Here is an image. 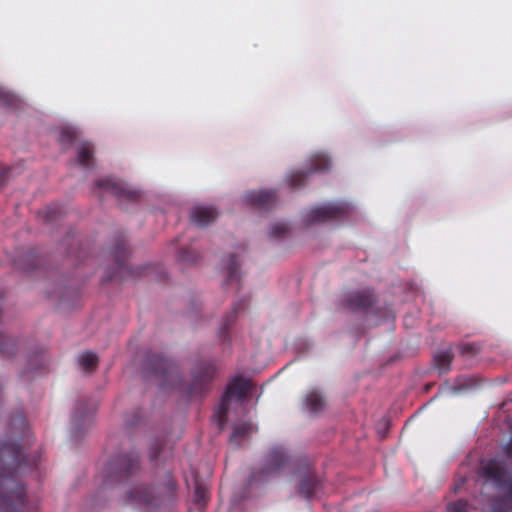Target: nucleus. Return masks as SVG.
Returning <instances> with one entry per match:
<instances>
[{"mask_svg":"<svg viewBox=\"0 0 512 512\" xmlns=\"http://www.w3.org/2000/svg\"><path fill=\"white\" fill-rule=\"evenodd\" d=\"M19 458L20 450L15 443L0 441V470H2V463L12 466L18 462ZM0 485L5 491L1 499L3 505L18 507L24 503V488L13 476H6L0 471Z\"/></svg>","mask_w":512,"mask_h":512,"instance_id":"f257e3e1","label":"nucleus"},{"mask_svg":"<svg viewBox=\"0 0 512 512\" xmlns=\"http://www.w3.org/2000/svg\"><path fill=\"white\" fill-rule=\"evenodd\" d=\"M353 204L347 201H337L315 206L306 211L303 215L305 224L336 219L352 211Z\"/></svg>","mask_w":512,"mask_h":512,"instance_id":"f03ea898","label":"nucleus"},{"mask_svg":"<svg viewBox=\"0 0 512 512\" xmlns=\"http://www.w3.org/2000/svg\"><path fill=\"white\" fill-rule=\"evenodd\" d=\"M250 390L251 384L244 378L237 377L229 383L218 409L220 422L223 421L222 418L226 415L230 404L241 402L250 393Z\"/></svg>","mask_w":512,"mask_h":512,"instance_id":"7ed1b4c3","label":"nucleus"},{"mask_svg":"<svg viewBox=\"0 0 512 512\" xmlns=\"http://www.w3.org/2000/svg\"><path fill=\"white\" fill-rule=\"evenodd\" d=\"M276 200V193L270 189H259L245 192L241 197L243 205L252 208H266Z\"/></svg>","mask_w":512,"mask_h":512,"instance_id":"20e7f679","label":"nucleus"},{"mask_svg":"<svg viewBox=\"0 0 512 512\" xmlns=\"http://www.w3.org/2000/svg\"><path fill=\"white\" fill-rule=\"evenodd\" d=\"M376 302V296L370 288H364L349 293L345 298L346 305L351 309H371Z\"/></svg>","mask_w":512,"mask_h":512,"instance_id":"39448f33","label":"nucleus"},{"mask_svg":"<svg viewBox=\"0 0 512 512\" xmlns=\"http://www.w3.org/2000/svg\"><path fill=\"white\" fill-rule=\"evenodd\" d=\"M98 186L102 189L111 192L118 197H127L134 199L139 195V192L131 185L124 181L116 180L114 178H105L98 182Z\"/></svg>","mask_w":512,"mask_h":512,"instance_id":"423d86ee","label":"nucleus"},{"mask_svg":"<svg viewBox=\"0 0 512 512\" xmlns=\"http://www.w3.org/2000/svg\"><path fill=\"white\" fill-rule=\"evenodd\" d=\"M218 216V211L213 206L196 205L192 208L190 218L197 226H206L212 223Z\"/></svg>","mask_w":512,"mask_h":512,"instance_id":"0eeeda50","label":"nucleus"},{"mask_svg":"<svg viewBox=\"0 0 512 512\" xmlns=\"http://www.w3.org/2000/svg\"><path fill=\"white\" fill-rule=\"evenodd\" d=\"M288 456L283 448L272 449L266 458L264 472L266 475L275 473L281 470L287 463Z\"/></svg>","mask_w":512,"mask_h":512,"instance_id":"6e6552de","label":"nucleus"},{"mask_svg":"<svg viewBox=\"0 0 512 512\" xmlns=\"http://www.w3.org/2000/svg\"><path fill=\"white\" fill-rule=\"evenodd\" d=\"M331 159L324 152H317L313 154L306 167V172H322L331 167Z\"/></svg>","mask_w":512,"mask_h":512,"instance_id":"1a4fd4ad","label":"nucleus"},{"mask_svg":"<svg viewBox=\"0 0 512 512\" xmlns=\"http://www.w3.org/2000/svg\"><path fill=\"white\" fill-rule=\"evenodd\" d=\"M304 404L309 412L317 413L325 407V399L320 392L312 390L305 396Z\"/></svg>","mask_w":512,"mask_h":512,"instance_id":"9d476101","label":"nucleus"},{"mask_svg":"<svg viewBox=\"0 0 512 512\" xmlns=\"http://www.w3.org/2000/svg\"><path fill=\"white\" fill-rule=\"evenodd\" d=\"M93 148L90 143H81L77 151V162L83 167H89L92 162Z\"/></svg>","mask_w":512,"mask_h":512,"instance_id":"9b49d317","label":"nucleus"},{"mask_svg":"<svg viewBox=\"0 0 512 512\" xmlns=\"http://www.w3.org/2000/svg\"><path fill=\"white\" fill-rule=\"evenodd\" d=\"M316 481L311 476H304L301 478L298 485V492L303 497H310L315 491Z\"/></svg>","mask_w":512,"mask_h":512,"instance_id":"f8f14e48","label":"nucleus"},{"mask_svg":"<svg viewBox=\"0 0 512 512\" xmlns=\"http://www.w3.org/2000/svg\"><path fill=\"white\" fill-rule=\"evenodd\" d=\"M453 355L451 351H442L435 355L434 361L436 367L440 372H446L449 370L450 364L452 362Z\"/></svg>","mask_w":512,"mask_h":512,"instance_id":"ddd939ff","label":"nucleus"},{"mask_svg":"<svg viewBox=\"0 0 512 512\" xmlns=\"http://www.w3.org/2000/svg\"><path fill=\"white\" fill-rule=\"evenodd\" d=\"M95 411V407L92 406L89 409H87V404L85 402H80L77 407L75 408V412L73 415V421L75 426L80 425V420L82 418H86L89 420V416Z\"/></svg>","mask_w":512,"mask_h":512,"instance_id":"4468645a","label":"nucleus"},{"mask_svg":"<svg viewBox=\"0 0 512 512\" xmlns=\"http://www.w3.org/2000/svg\"><path fill=\"white\" fill-rule=\"evenodd\" d=\"M79 364L82 369L89 371L97 365V355L93 352H85L78 358Z\"/></svg>","mask_w":512,"mask_h":512,"instance_id":"2eb2a0df","label":"nucleus"},{"mask_svg":"<svg viewBox=\"0 0 512 512\" xmlns=\"http://www.w3.org/2000/svg\"><path fill=\"white\" fill-rule=\"evenodd\" d=\"M214 369L215 368L211 363L203 362L195 370L194 377L197 380H207L212 376Z\"/></svg>","mask_w":512,"mask_h":512,"instance_id":"dca6fc26","label":"nucleus"},{"mask_svg":"<svg viewBox=\"0 0 512 512\" xmlns=\"http://www.w3.org/2000/svg\"><path fill=\"white\" fill-rule=\"evenodd\" d=\"M289 229V226L284 221H275L270 224L268 228L269 237L275 238L284 235Z\"/></svg>","mask_w":512,"mask_h":512,"instance_id":"f3484780","label":"nucleus"},{"mask_svg":"<svg viewBox=\"0 0 512 512\" xmlns=\"http://www.w3.org/2000/svg\"><path fill=\"white\" fill-rule=\"evenodd\" d=\"M252 430V425L248 423H241L235 426L233 433L230 437V441L235 445L238 444V441L241 437H244L247 433Z\"/></svg>","mask_w":512,"mask_h":512,"instance_id":"a211bd4d","label":"nucleus"},{"mask_svg":"<svg viewBox=\"0 0 512 512\" xmlns=\"http://www.w3.org/2000/svg\"><path fill=\"white\" fill-rule=\"evenodd\" d=\"M76 136V130L72 126H65L59 132V141L62 144L70 143Z\"/></svg>","mask_w":512,"mask_h":512,"instance_id":"6ab92c4d","label":"nucleus"},{"mask_svg":"<svg viewBox=\"0 0 512 512\" xmlns=\"http://www.w3.org/2000/svg\"><path fill=\"white\" fill-rule=\"evenodd\" d=\"M448 512H469V504L466 500L460 499L455 502L448 503Z\"/></svg>","mask_w":512,"mask_h":512,"instance_id":"aec40b11","label":"nucleus"},{"mask_svg":"<svg viewBox=\"0 0 512 512\" xmlns=\"http://www.w3.org/2000/svg\"><path fill=\"white\" fill-rule=\"evenodd\" d=\"M487 512H512V507L503 500H494Z\"/></svg>","mask_w":512,"mask_h":512,"instance_id":"412c9836","label":"nucleus"},{"mask_svg":"<svg viewBox=\"0 0 512 512\" xmlns=\"http://www.w3.org/2000/svg\"><path fill=\"white\" fill-rule=\"evenodd\" d=\"M287 181L290 186L298 187L304 181V171L293 172L287 176Z\"/></svg>","mask_w":512,"mask_h":512,"instance_id":"4be33fe9","label":"nucleus"},{"mask_svg":"<svg viewBox=\"0 0 512 512\" xmlns=\"http://www.w3.org/2000/svg\"><path fill=\"white\" fill-rule=\"evenodd\" d=\"M134 497L138 501H143V502H150L151 501L150 491L148 489H138L135 492V496Z\"/></svg>","mask_w":512,"mask_h":512,"instance_id":"5701e85b","label":"nucleus"},{"mask_svg":"<svg viewBox=\"0 0 512 512\" xmlns=\"http://www.w3.org/2000/svg\"><path fill=\"white\" fill-rule=\"evenodd\" d=\"M207 495V490L205 487L201 485H197L195 488V500L200 504L205 500Z\"/></svg>","mask_w":512,"mask_h":512,"instance_id":"b1692460","label":"nucleus"},{"mask_svg":"<svg viewBox=\"0 0 512 512\" xmlns=\"http://www.w3.org/2000/svg\"><path fill=\"white\" fill-rule=\"evenodd\" d=\"M460 351L463 355H466V354H475L477 352V349L474 345L472 344H464L462 346H460Z\"/></svg>","mask_w":512,"mask_h":512,"instance_id":"393cba45","label":"nucleus"},{"mask_svg":"<svg viewBox=\"0 0 512 512\" xmlns=\"http://www.w3.org/2000/svg\"><path fill=\"white\" fill-rule=\"evenodd\" d=\"M236 265H238L236 262H235V259L232 257L231 258V264H230V270H231V273L234 274L235 273V267Z\"/></svg>","mask_w":512,"mask_h":512,"instance_id":"a878e982","label":"nucleus"},{"mask_svg":"<svg viewBox=\"0 0 512 512\" xmlns=\"http://www.w3.org/2000/svg\"><path fill=\"white\" fill-rule=\"evenodd\" d=\"M170 378H178V376L174 372H169Z\"/></svg>","mask_w":512,"mask_h":512,"instance_id":"bb28decb","label":"nucleus"},{"mask_svg":"<svg viewBox=\"0 0 512 512\" xmlns=\"http://www.w3.org/2000/svg\"><path fill=\"white\" fill-rule=\"evenodd\" d=\"M4 96V92L0 90V99Z\"/></svg>","mask_w":512,"mask_h":512,"instance_id":"cd10ccee","label":"nucleus"},{"mask_svg":"<svg viewBox=\"0 0 512 512\" xmlns=\"http://www.w3.org/2000/svg\"><path fill=\"white\" fill-rule=\"evenodd\" d=\"M393 361H395V359H389V360H386V364H387L388 362H393Z\"/></svg>","mask_w":512,"mask_h":512,"instance_id":"c85d7f7f","label":"nucleus"},{"mask_svg":"<svg viewBox=\"0 0 512 512\" xmlns=\"http://www.w3.org/2000/svg\"><path fill=\"white\" fill-rule=\"evenodd\" d=\"M385 317H386V319L388 318V311L387 310H386Z\"/></svg>","mask_w":512,"mask_h":512,"instance_id":"c756f323","label":"nucleus"}]
</instances>
